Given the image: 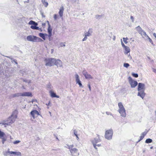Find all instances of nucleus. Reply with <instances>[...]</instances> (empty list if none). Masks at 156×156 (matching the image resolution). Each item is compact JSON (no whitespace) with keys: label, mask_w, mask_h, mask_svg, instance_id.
Segmentation results:
<instances>
[{"label":"nucleus","mask_w":156,"mask_h":156,"mask_svg":"<svg viewBox=\"0 0 156 156\" xmlns=\"http://www.w3.org/2000/svg\"><path fill=\"white\" fill-rule=\"evenodd\" d=\"M16 114V111L15 110L13 112L11 117H9L7 120L0 122V124L4 125H10L15 121V119L17 117Z\"/></svg>","instance_id":"nucleus-1"},{"label":"nucleus","mask_w":156,"mask_h":156,"mask_svg":"<svg viewBox=\"0 0 156 156\" xmlns=\"http://www.w3.org/2000/svg\"><path fill=\"white\" fill-rule=\"evenodd\" d=\"M145 85L143 83H139L138 85L137 90L138 91V96L141 98L145 97V93L144 92L145 90Z\"/></svg>","instance_id":"nucleus-2"},{"label":"nucleus","mask_w":156,"mask_h":156,"mask_svg":"<svg viewBox=\"0 0 156 156\" xmlns=\"http://www.w3.org/2000/svg\"><path fill=\"white\" fill-rule=\"evenodd\" d=\"M27 41L32 42H40L42 41V40L40 38L34 35H29L27 37Z\"/></svg>","instance_id":"nucleus-3"},{"label":"nucleus","mask_w":156,"mask_h":156,"mask_svg":"<svg viewBox=\"0 0 156 156\" xmlns=\"http://www.w3.org/2000/svg\"><path fill=\"white\" fill-rule=\"evenodd\" d=\"M119 108L118 111L121 114V115L123 117H125L126 116V110L121 102H119L118 104Z\"/></svg>","instance_id":"nucleus-4"},{"label":"nucleus","mask_w":156,"mask_h":156,"mask_svg":"<svg viewBox=\"0 0 156 156\" xmlns=\"http://www.w3.org/2000/svg\"><path fill=\"white\" fill-rule=\"evenodd\" d=\"M33 97L32 93L30 92H25L22 93H17L13 95V97Z\"/></svg>","instance_id":"nucleus-5"},{"label":"nucleus","mask_w":156,"mask_h":156,"mask_svg":"<svg viewBox=\"0 0 156 156\" xmlns=\"http://www.w3.org/2000/svg\"><path fill=\"white\" fill-rule=\"evenodd\" d=\"M55 58H46L44 62L46 66H51L54 65Z\"/></svg>","instance_id":"nucleus-6"},{"label":"nucleus","mask_w":156,"mask_h":156,"mask_svg":"<svg viewBox=\"0 0 156 156\" xmlns=\"http://www.w3.org/2000/svg\"><path fill=\"white\" fill-rule=\"evenodd\" d=\"M113 133V131L112 129L107 130L105 132V137L108 140H111L112 139Z\"/></svg>","instance_id":"nucleus-7"},{"label":"nucleus","mask_w":156,"mask_h":156,"mask_svg":"<svg viewBox=\"0 0 156 156\" xmlns=\"http://www.w3.org/2000/svg\"><path fill=\"white\" fill-rule=\"evenodd\" d=\"M101 140L100 139L99 136L98 135H97L95 137L91 140L94 147H95L96 144L99 143L101 142Z\"/></svg>","instance_id":"nucleus-8"},{"label":"nucleus","mask_w":156,"mask_h":156,"mask_svg":"<svg viewBox=\"0 0 156 156\" xmlns=\"http://www.w3.org/2000/svg\"><path fill=\"white\" fill-rule=\"evenodd\" d=\"M128 80L132 88H134L138 84L137 82L133 80L131 77L129 76L128 77Z\"/></svg>","instance_id":"nucleus-9"},{"label":"nucleus","mask_w":156,"mask_h":156,"mask_svg":"<svg viewBox=\"0 0 156 156\" xmlns=\"http://www.w3.org/2000/svg\"><path fill=\"white\" fill-rule=\"evenodd\" d=\"M6 153H9L10 156H21V153L19 152L10 151L9 150Z\"/></svg>","instance_id":"nucleus-10"},{"label":"nucleus","mask_w":156,"mask_h":156,"mask_svg":"<svg viewBox=\"0 0 156 156\" xmlns=\"http://www.w3.org/2000/svg\"><path fill=\"white\" fill-rule=\"evenodd\" d=\"M82 73L85 76V78L87 80L92 79L93 78L92 76L88 74L85 70H83L82 72Z\"/></svg>","instance_id":"nucleus-11"},{"label":"nucleus","mask_w":156,"mask_h":156,"mask_svg":"<svg viewBox=\"0 0 156 156\" xmlns=\"http://www.w3.org/2000/svg\"><path fill=\"white\" fill-rule=\"evenodd\" d=\"M30 114L34 119L40 115L39 112L36 110H34L30 112Z\"/></svg>","instance_id":"nucleus-12"},{"label":"nucleus","mask_w":156,"mask_h":156,"mask_svg":"<svg viewBox=\"0 0 156 156\" xmlns=\"http://www.w3.org/2000/svg\"><path fill=\"white\" fill-rule=\"evenodd\" d=\"M54 65H56L58 67H61L62 66V62L59 59H55Z\"/></svg>","instance_id":"nucleus-13"},{"label":"nucleus","mask_w":156,"mask_h":156,"mask_svg":"<svg viewBox=\"0 0 156 156\" xmlns=\"http://www.w3.org/2000/svg\"><path fill=\"white\" fill-rule=\"evenodd\" d=\"M70 152L71 153V155L73 156L75 154H77L78 150L75 148L71 149L69 150Z\"/></svg>","instance_id":"nucleus-14"},{"label":"nucleus","mask_w":156,"mask_h":156,"mask_svg":"<svg viewBox=\"0 0 156 156\" xmlns=\"http://www.w3.org/2000/svg\"><path fill=\"white\" fill-rule=\"evenodd\" d=\"M52 28L51 25H49L48 26V36L49 37H50L52 36Z\"/></svg>","instance_id":"nucleus-15"},{"label":"nucleus","mask_w":156,"mask_h":156,"mask_svg":"<svg viewBox=\"0 0 156 156\" xmlns=\"http://www.w3.org/2000/svg\"><path fill=\"white\" fill-rule=\"evenodd\" d=\"M135 29L138 33L141 35L143 33V32H144V31L142 30L141 27L139 26L136 27Z\"/></svg>","instance_id":"nucleus-16"},{"label":"nucleus","mask_w":156,"mask_h":156,"mask_svg":"<svg viewBox=\"0 0 156 156\" xmlns=\"http://www.w3.org/2000/svg\"><path fill=\"white\" fill-rule=\"evenodd\" d=\"M123 48L124 49V53L125 54H127L130 52V50L129 47L126 46Z\"/></svg>","instance_id":"nucleus-17"},{"label":"nucleus","mask_w":156,"mask_h":156,"mask_svg":"<svg viewBox=\"0 0 156 156\" xmlns=\"http://www.w3.org/2000/svg\"><path fill=\"white\" fill-rule=\"evenodd\" d=\"M64 10V9L63 6L60 7L58 13L61 17L63 16Z\"/></svg>","instance_id":"nucleus-18"},{"label":"nucleus","mask_w":156,"mask_h":156,"mask_svg":"<svg viewBox=\"0 0 156 156\" xmlns=\"http://www.w3.org/2000/svg\"><path fill=\"white\" fill-rule=\"evenodd\" d=\"M49 93L51 96L52 98H59V97L56 95L55 93L52 90L49 91Z\"/></svg>","instance_id":"nucleus-19"},{"label":"nucleus","mask_w":156,"mask_h":156,"mask_svg":"<svg viewBox=\"0 0 156 156\" xmlns=\"http://www.w3.org/2000/svg\"><path fill=\"white\" fill-rule=\"evenodd\" d=\"M41 2L45 7H47L48 6V3L46 0H41Z\"/></svg>","instance_id":"nucleus-20"},{"label":"nucleus","mask_w":156,"mask_h":156,"mask_svg":"<svg viewBox=\"0 0 156 156\" xmlns=\"http://www.w3.org/2000/svg\"><path fill=\"white\" fill-rule=\"evenodd\" d=\"M141 35L143 38H144L146 40H147L148 38L149 37L145 31L143 32V33Z\"/></svg>","instance_id":"nucleus-21"},{"label":"nucleus","mask_w":156,"mask_h":156,"mask_svg":"<svg viewBox=\"0 0 156 156\" xmlns=\"http://www.w3.org/2000/svg\"><path fill=\"white\" fill-rule=\"evenodd\" d=\"M147 133V132H144L142 133L141 136L140 137V139L138 140V142H140V140H142L144 138V136H145Z\"/></svg>","instance_id":"nucleus-22"},{"label":"nucleus","mask_w":156,"mask_h":156,"mask_svg":"<svg viewBox=\"0 0 156 156\" xmlns=\"http://www.w3.org/2000/svg\"><path fill=\"white\" fill-rule=\"evenodd\" d=\"M37 25H31V26L30 27L32 29L34 30H41V28H39L38 27H37Z\"/></svg>","instance_id":"nucleus-23"},{"label":"nucleus","mask_w":156,"mask_h":156,"mask_svg":"<svg viewBox=\"0 0 156 156\" xmlns=\"http://www.w3.org/2000/svg\"><path fill=\"white\" fill-rule=\"evenodd\" d=\"M92 31L91 30L89 29V30L86 33L85 35L87 37H89L91 35Z\"/></svg>","instance_id":"nucleus-24"},{"label":"nucleus","mask_w":156,"mask_h":156,"mask_svg":"<svg viewBox=\"0 0 156 156\" xmlns=\"http://www.w3.org/2000/svg\"><path fill=\"white\" fill-rule=\"evenodd\" d=\"M47 35V34H44L41 33H40L39 34V36L44 40H45V36Z\"/></svg>","instance_id":"nucleus-25"},{"label":"nucleus","mask_w":156,"mask_h":156,"mask_svg":"<svg viewBox=\"0 0 156 156\" xmlns=\"http://www.w3.org/2000/svg\"><path fill=\"white\" fill-rule=\"evenodd\" d=\"M28 24H30V25H38V24L37 23H36L35 22H34L33 21H32V20L30 21L29 22Z\"/></svg>","instance_id":"nucleus-26"},{"label":"nucleus","mask_w":156,"mask_h":156,"mask_svg":"<svg viewBox=\"0 0 156 156\" xmlns=\"http://www.w3.org/2000/svg\"><path fill=\"white\" fill-rule=\"evenodd\" d=\"M5 135V133L1 131V130L0 131V138H2L4 137V136Z\"/></svg>","instance_id":"nucleus-27"},{"label":"nucleus","mask_w":156,"mask_h":156,"mask_svg":"<svg viewBox=\"0 0 156 156\" xmlns=\"http://www.w3.org/2000/svg\"><path fill=\"white\" fill-rule=\"evenodd\" d=\"M76 84H78L79 85L80 87H83V86H82V84L81 83V81L80 80L77 81L76 82Z\"/></svg>","instance_id":"nucleus-28"},{"label":"nucleus","mask_w":156,"mask_h":156,"mask_svg":"<svg viewBox=\"0 0 156 156\" xmlns=\"http://www.w3.org/2000/svg\"><path fill=\"white\" fill-rule=\"evenodd\" d=\"M152 142V140L150 138L146 139L145 141V143H150Z\"/></svg>","instance_id":"nucleus-29"},{"label":"nucleus","mask_w":156,"mask_h":156,"mask_svg":"<svg viewBox=\"0 0 156 156\" xmlns=\"http://www.w3.org/2000/svg\"><path fill=\"white\" fill-rule=\"evenodd\" d=\"M75 79H76V82L77 81H78L79 80V75L77 74H76L75 75Z\"/></svg>","instance_id":"nucleus-30"},{"label":"nucleus","mask_w":156,"mask_h":156,"mask_svg":"<svg viewBox=\"0 0 156 156\" xmlns=\"http://www.w3.org/2000/svg\"><path fill=\"white\" fill-rule=\"evenodd\" d=\"M70 1L73 4L78 3L79 1V0H70Z\"/></svg>","instance_id":"nucleus-31"},{"label":"nucleus","mask_w":156,"mask_h":156,"mask_svg":"<svg viewBox=\"0 0 156 156\" xmlns=\"http://www.w3.org/2000/svg\"><path fill=\"white\" fill-rule=\"evenodd\" d=\"M123 40L124 42L126 44L128 43L127 40H128V38L126 37V38H123Z\"/></svg>","instance_id":"nucleus-32"},{"label":"nucleus","mask_w":156,"mask_h":156,"mask_svg":"<svg viewBox=\"0 0 156 156\" xmlns=\"http://www.w3.org/2000/svg\"><path fill=\"white\" fill-rule=\"evenodd\" d=\"M129 66V64L128 63H125L123 64V66L126 68H127Z\"/></svg>","instance_id":"nucleus-33"},{"label":"nucleus","mask_w":156,"mask_h":156,"mask_svg":"<svg viewBox=\"0 0 156 156\" xmlns=\"http://www.w3.org/2000/svg\"><path fill=\"white\" fill-rule=\"evenodd\" d=\"M58 16L57 14H54L53 17L54 20H56L58 18Z\"/></svg>","instance_id":"nucleus-34"},{"label":"nucleus","mask_w":156,"mask_h":156,"mask_svg":"<svg viewBox=\"0 0 156 156\" xmlns=\"http://www.w3.org/2000/svg\"><path fill=\"white\" fill-rule=\"evenodd\" d=\"M132 76L135 78L138 77V76L137 74L133 73H132Z\"/></svg>","instance_id":"nucleus-35"},{"label":"nucleus","mask_w":156,"mask_h":156,"mask_svg":"<svg viewBox=\"0 0 156 156\" xmlns=\"http://www.w3.org/2000/svg\"><path fill=\"white\" fill-rule=\"evenodd\" d=\"M101 17V16L100 15H97L95 16V18L97 19H100Z\"/></svg>","instance_id":"nucleus-36"},{"label":"nucleus","mask_w":156,"mask_h":156,"mask_svg":"<svg viewBox=\"0 0 156 156\" xmlns=\"http://www.w3.org/2000/svg\"><path fill=\"white\" fill-rule=\"evenodd\" d=\"M1 139H2V143L3 144L4 143V142L6 140V138H5L4 137Z\"/></svg>","instance_id":"nucleus-37"},{"label":"nucleus","mask_w":156,"mask_h":156,"mask_svg":"<svg viewBox=\"0 0 156 156\" xmlns=\"http://www.w3.org/2000/svg\"><path fill=\"white\" fill-rule=\"evenodd\" d=\"M73 133L74 135L75 136L77 135V131L75 129H73Z\"/></svg>","instance_id":"nucleus-38"},{"label":"nucleus","mask_w":156,"mask_h":156,"mask_svg":"<svg viewBox=\"0 0 156 156\" xmlns=\"http://www.w3.org/2000/svg\"><path fill=\"white\" fill-rule=\"evenodd\" d=\"M121 44L122 46L124 48L126 46L123 43L122 41V39H121Z\"/></svg>","instance_id":"nucleus-39"},{"label":"nucleus","mask_w":156,"mask_h":156,"mask_svg":"<svg viewBox=\"0 0 156 156\" xmlns=\"http://www.w3.org/2000/svg\"><path fill=\"white\" fill-rule=\"evenodd\" d=\"M96 144V146H95V147H94L96 150H97L98 148L97 147V146L100 147L101 146V144Z\"/></svg>","instance_id":"nucleus-40"},{"label":"nucleus","mask_w":156,"mask_h":156,"mask_svg":"<svg viewBox=\"0 0 156 156\" xmlns=\"http://www.w3.org/2000/svg\"><path fill=\"white\" fill-rule=\"evenodd\" d=\"M20 141L19 140H16L15 141H14L13 142V144H18L19 143H20Z\"/></svg>","instance_id":"nucleus-41"},{"label":"nucleus","mask_w":156,"mask_h":156,"mask_svg":"<svg viewBox=\"0 0 156 156\" xmlns=\"http://www.w3.org/2000/svg\"><path fill=\"white\" fill-rule=\"evenodd\" d=\"M147 40H148L149 41V42L152 44H153V41H152V40L150 38V37H149L148 38V39Z\"/></svg>","instance_id":"nucleus-42"},{"label":"nucleus","mask_w":156,"mask_h":156,"mask_svg":"<svg viewBox=\"0 0 156 156\" xmlns=\"http://www.w3.org/2000/svg\"><path fill=\"white\" fill-rule=\"evenodd\" d=\"M87 39V37L85 35V36L84 37L82 41H86Z\"/></svg>","instance_id":"nucleus-43"},{"label":"nucleus","mask_w":156,"mask_h":156,"mask_svg":"<svg viewBox=\"0 0 156 156\" xmlns=\"http://www.w3.org/2000/svg\"><path fill=\"white\" fill-rule=\"evenodd\" d=\"M74 147V145L73 144L70 145V146H69V149L70 150L72 148Z\"/></svg>","instance_id":"nucleus-44"},{"label":"nucleus","mask_w":156,"mask_h":156,"mask_svg":"<svg viewBox=\"0 0 156 156\" xmlns=\"http://www.w3.org/2000/svg\"><path fill=\"white\" fill-rule=\"evenodd\" d=\"M60 45V46L62 47L65 46V45L63 43H61Z\"/></svg>","instance_id":"nucleus-45"},{"label":"nucleus","mask_w":156,"mask_h":156,"mask_svg":"<svg viewBox=\"0 0 156 156\" xmlns=\"http://www.w3.org/2000/svg\"><path fill=\"white\" fill-rule=\"evenodd\" d=\"M24 18V17H20L19 18V19H18V20H20V21H22V20H23V18Z\"/></svg>","instance_id":"nucleus-46"},{"label":"nucleus","mask_w":156,"mask_h":156,"mask_svg":"<svg viewBox=\"0 0 156 156\" xmlns=\"http://www.w3.org/2000/svg\"><path fill=\"white\" fill-rule=\"evenodd\" d=\"M88 88H89L90 91H91V87H90V84H88Z\"/></svg>","instance_id":"nucleus-47"},{"label":"nucleus","mask_w":156,"mask_h":156,"mask_svg":"<svg viewBox=\"0 0 156 156\" xmlns=\"http://www.w3.org/2000/svg\"><path fill=\"white\" fill-rule=\"evenodd\" d=\"M106 114H107L108 115H112L111 113L109 112H106Z\"/></svg>","instance_id":"nucleus-48"},{"label":"nucleus","mask_w":156,"mask_h":156,"mask_svg":"<svg viewBox=\"0 0 156 156\" xmlns=\"http://www.w3.org/2000/svg\"><path fill=\"white\" fill-rule=\"evenodd\" d=\"M130 19L132 20V22H133L134 21V18L133 16H131Z\"/></svg>","instance_id":"nucleus-49"},{"label":"nucleus","mask_w":156,"mask_h":156,"mask_svg":"<svg viewBox=\"0 0 156 156\" xmlns=\"http://www.w3.org/2000/svg\"><path fill=\"white\" fill-rule=\"evenodd\" d=\"M7 152H5L4 153V155L5 156H7L8 153H6Z\"/></svg>","instance_id":"nucleus-50"},{"label":"nucleus","mask_w":156,"mask_h":156,"mask_svg":"<svg viewBox=\"0 0 156 156\" xmlns=\"http://www.w3.org/2000/svg\"><path fill=\"white\" fill-rule=\"evenodd\" d=\"M153 71L154 72L156 73V69H153Z\"/></svg>","instance_id":"nucleus-51"},{"label":"nucleus","mask_w":156,"mask_h":156,"mask_svg":"<svg viewBox=\"0 0 156 156\" xmlns=\"http://www.w3.org/2000/svg\"><path fill=\"white\" fill-rule=\"evenodd\" d=\"M115 39H116V37H115V36H113V41H115Z\"/></svg>","instance_id":"nucleus-52"},{"label":"nucleus","mask_w":156,"mask_h":156,"mask_svg":"<svg viewBox=\"0 0 156 156\" xmlns=\"http://www.w3.org/2000/svg\"><path fill=\"white\" fill-rule=\"evenodd\" d=\"M41 15L43 17H45V16L44 15V14L42 12H41Z\"/></svg>","instance_id":"nucleus-53"},{"label":"nucleus","mask_w":156,"mask_h":156,"mask_svg":"<svg viewBox=\"0 0 156 156\" xmlns=\"http://www.w3.org/2000/svg\"><path fill=\"white\" fill-rule=\"evenodd\" d=\"M30 0H25L24 2L28 3L29 2Z\"/></svg>","instance_id":"nucleus-54"},{"label":"nucleus","mask_w":156,"mask_h":156,"mask_svg":"<svg viewBox=\"0 0 156 156\" xmlns=\"http://www.w3.org/2000/svg\"><path fill=\"white\" fill-rule=\"evenodd\" d=\"M75 136H76V139L77 140H78L79 139V138L78 137V135H75Z\"/></svg>","instance_id":"nucleus-55"},{"label":"nucleus","mask_w":156,"mask_h":156,"mask_svg":"<svg viewBox=\"0 0 156 156\" xmlns=\"http://www.w3.org/2000/svg\"><path fill=\"white\" fill-rule=\"evenodd\" d=\"M153 36L155 37V38H156V34L155 33H154L153 34Z\"/></svg>","instance_id":"nucleus-56"},{"label":"nucleus","mask_w":156,"mask_h":156,"mask_svg":"<svg viewBox=\"0 0 156 156\" xmlns=\"http://www.w3.org/2000/svg\"><path fill=\"white\" fill-rule=\"evenodd\" d=\"M47 22L48 23V26H49V25H50V23H49V22L48 21H47Z\"/></svg>","instance_id":"nucleus-57"},{"label":"nucleus","mask_w":156,"mask_h":156,"mask_svg":"<svg viewBox=\"0 0 156 156\" xmlns=\"http://www.w3.org/2000/svg\"><path fill=\"white\" fill-rule=\"evenodd\" d=\"M51 104V103L49 101V103L48 104H46V105H50Z\"/></svg>","instance_id":"nucleus-58"},{"label":"nucleus","mask_w":156,"mask_h":156,"mask_svg":"<svg viewBox=\"0 0 156 156\" xmlns=\"http://www.w3.org/2000/svg\"><path fill=\"white\" fill-rule=\"evenodd\" d=\"M130 40H131L132 41H134V40L132 38H131L130 39Z\"/></svg>","instance_id":"nucleus-59"},{"label":"nucleus","mask_w":156,"mask_h":156,"mask_svg":"<svg viewBox=\"0 0 156 156\" xmlns=\"http://www.w3.org/2000/svg\"><path fill=\"white\" fill-rule=\"evenodd\" d=\"M69 146H70V145H67V147H66L69 149Z\"/></svg>","instance_id":"nucleus-60"},{"label":"nucleus","mask_w":156,"mask_h":156,"mask_svg":"<svg viewBox=\"0 0 156 156\" xmlns=\"http://www.w3.org/2000/svg\"><path fill=\"white\" fill-rule=\"evenodd\" d=\"M129 58H131V56L130 55V54H129Z\"/></svg>","instance_id":"nucleus-61"},{"label":"nucleus","mask_w":156,"mask_h":156,"mask_svg":"<svg viewBox=\"0 0 156 156\" xmlns=\"http://www.w3.org/2000/svg\"><path fill=\"white\" fill-rule=\"evenodd\" d=\"M28 83H30V80H28Z\"/></svg>","instance_id":"nucleus-62"},{"label":"nucleus","mask_w":156,"mask_h":156,"mask_svg":"<svg viewBox=\"0 0 156 156\" xmlns=\"http://www.w3.org/2000/svg\"><path fill=\"white\" fill-rule=\"evenodd\" d=\"M15 63L16 64H17V63L16 62V61H15Z\"/></svg>","instance_id":"nucleus-63"},{"label":"nucleus","mask_w":156,"mask_h":156,"mask_svg":"<svg viewBox=\"0 0 156 156\" xmlns=\"http://www.w3.org/2000/svg\"><path fill=\"white\" fill-rule=\"evenodd\" d=\"M34 101V100H32V103H33V102Z\"/></svg>","instance_id":"nucleus-64"}]
</instances>
